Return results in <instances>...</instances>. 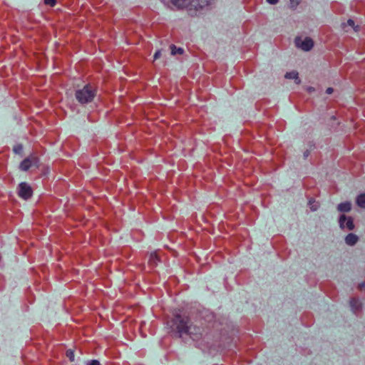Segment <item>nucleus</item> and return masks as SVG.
Wrapping results in <instances>:
<instances>
[{"label":"nucleus","mask_w":365,"mask_h":365,"mask_svg":"<svg viewBox=\"0 0 365 365\" xmlns=\"http://www.w3.org/2000/svg\"><path fill=\"white\" fill-rule=\"evenodd\" d=\"M269 4L272 5L277 4L279 1V0H266Z\"/></svg>","instance_id":"b1692460"},{"label":"nucleus","mask_w":365,"mask_h":365,"mask_svg":"<svg viewBox=\"0 0 365 365\" xmlns=\"http://www.w3.org/2000/svg\"><path fill=\"white\" fill-rule=\"evenodd\" d=\"M86 365H101V363L96 359H92L86 361Z\"/></svg>","instance_id":"a211bd4d"},{"label":"nucleus","mask_w":365,"mask_h":365,"mask_svg":"<svg viewBox=\"0 0 365 365\" xmlns=\"http://www.w3.org/2000/svg\"><path fill=\"white\" fill-rule=\"evenodd\" d=\"M356 204L361 208H365V193L360 194L356 197Z\"/></svg>","instance_id":"ddd939ff"},{"label":"nucleus","mask_w":365,"mask_h":365,"mask_svg":"<svg viewBox=\"0 0 365 365\" xmlns=\"http://www.w3.org/2000/svg\"><path fill=\"white\" fill-rule=\"evenodd\" d=\"M23 145L21 143L16 144L13 148V151L15 154L20 155L23 152Z\"/></svg>","instance_id":"2eb2a0df"},{"label":"nucleus","mask_w":365,"mask_h":365,"mask_svg":"<svg viewBox=\"0 0 365 365\" xmlns=\"http://www.w3.org/2000/svg\"><path fill=\"white\" fill-rule=\"evenodd\" d=\"M169 324L171 331L178 337L182 338L184 335L192 337L193 334L192 329L195 328L192 325L190 319L185 314L175 312Z\"/></svg>","instance_id":"f257e3e1"},{"label":"nucleus","mask_w":365,"mask_h":365,"mask_svg":"<svg viewBox=\"0 0 365 365\" xmlns=\"http://www.w3.org/2000/svg\"><path fill=\"white\" fill-rule=\"evenodd\" d=\"M364 288H365V283L364 282H362L361 284H359V289L362 290Z\"/></svg>","instance_id":"a878e982"},{"label":"nucleus","mask_w":365,"mask_h":365,"mask_svg":"<svg viewBox=\"0 0 365 365\" xmlns=\"http://www.w3.org/2000/svg\"><path fill=\"white\" fill-rule=\"evenodd\" d=\"M66 356L69 359V360L71 361H74V360H75V359H74L75 358V355H74V351L73 350L68 349L66 351Z\"/></svg>","instance_id":"dca6fc26"},{"label":"nucleus","mask_w":365,"mask_h":365,"mask_svg":"<svg viewBox=\"0 0 365 365\" xmlns=\"http://www.w3.org/2000/svg\"><path fill=\"white\" fill-rule=\"evenodd\" d=\"M160 56H161V51L157 50L153 56L154 61L158 59Z\"/></svg>","instance_id":"412c9836"},{"label":"nucleus","mask_w":365,"mask_h":365,"mask_svg":"<svg viewBox=\"0 0 365 365\" xmlns=\"http://www.w3.org/2000/svg\"><path fill=\"white\" fill-rule=\"evenodd\" d=\"M310 153H311L310 150H307V149L304 152L303 158L304 160H306L309 156Z\"/></svg>","instance_id":"4be33fe9"},{"label":"nucleus","mask_w":365,"mask_h":365,"mask_svg":"<svg viewBox=\"0 0 365 365\" xmlns=\"http://www.w3.org/2000/svg\"><path fill=\"white\" fill-rule=\"evenodd\" d=\"M339 226L341 230L351 231L354 230L355 225L354 224V219L351 216H346L342 214L339 217Z\"/></svg>","instance_id":"39448f33"},{"label":"nucleus","mask_w":365,"mask_h":365,"mask_svg":"<svg viewBox=\"0 0 365 365\" xmlns=\"http://www.w3.org/2000/svg\"><path fill=\"white\" fill-rule=\"evenodd\" d=\"M165 5L173 6L177 9H183L187 7V0H161Z\"/></svg>","instance_id":"6e6552de"},{"label":"nucleus","mask_w":365,"mask_h":365,"mask_svg":"<svg viewBox=\"0 0 365 365\" xmlns=\"http://www.w3.org/2000/svg\"><path fill=\"white\" fill-rule=\"evenodd\" d=\"M346 24H347V25H349V26H350L353 27L355 30H356V28H354V20H352V19H348V21H347V23H346Z\"/></svg>","instance_id":"5701e85b"},{"label":"nucleus","mask_w":365,"mask_h":365,"mask_svg":"<svg viewBox=\"0 0 365 365\" xmlns=\"http://www.w3.org/2000/svg\"><path fill=\"white\" fill-rule=\"evenodd\" d=\"M40 166V160L36 155H30L23 160L20 165L19 169L22 171H28L31 168H38Z\"/></svg>","instance_id":"7ed1b4c3"},{"label":"nucleus","mask_w":365,"mask_h":365,"mask_svg":"<svg viewBox=\"0 0 365 365\" xmlns=\"http://www.w3.org/2000/svg\"><path fill=\"white\" fill-rule=\"evenodd\" d=\"M214 0H187V9L190 11L192 9L195 11H198L212 4Z\"/></svg>","instance_id":"423d86ee"},{"label":"nucleus","mask_w":365,"mask_h":365,"mask_svg":"<svg viewBox=\"0 0 365 365\" xmlns=\"http://www.w3.org/2000/svg\"><path fill=\"white\" fill-rule=\"evenodd\" d=\"M96 95L97 89L91 83H87L83 88L75 91V98L81 105L93 102Z\"/></svg>","instance_id":"f03ea898"},{"label":"nucleus","mask_w":365,"mask_h":365,"mask_svg":"<svg viewBox=\"0 0 365 365\" xmlns=\"http://www.w3.org/2000/svg\"><path fill=\"white\" fill-rule=\"evenodd\" d=\"M307 91H308L309 92H312V91H314V88L313 87H309V88H307Z\"/></svg>","instance_id":"bb28decb"},{"label":"nucleus","mask_w":365,"mask_h":365,"mask_svg":"<svg viewBox=\"0 0 365 365\" xmlns=\"http://www.w3.org/2000/svg\"><path fill=\"white\" fill-rule=\"evenodd\" d=\"M350 307L352 311L355 312L361 309V304L359 299L354 297L350 299Z\"/></svg>","instance_id":"f8f14e48"},{"label":"nucleus","mask_w":365,"mask_h":365,"mask_svg":"<svg viewBox=\"0 0 365 365\" xmlns=\"http://www.w3.org/2000/svg\"><path fill=\"white\" fill-rule=\"evenodd\" d=\"M359 240V237L354 233L348 234L345 237V242L347 245L354 246Z\"/></svg>","instance_id":"1a4fd4ad"},{"label":"nucleus","mask_w":365,"mask_h":365,"mask_svg":"<svg viewBox=\"0 0 365 365\" xmlns=\"http://www.w3.org/2000/svg\"><path fill=\"white\" fill-rule=\"evenodd\" d=\"M294 43L297 48L304 51H310L314 46V41L309 37H306L304 40L300 37H297L294 40Z\"/></svg>","instance_id":"0eeeda50"},{"label":"nucleus","mask_w":365,"mask_h":365,"mask_svg":"<svg viewBox=\"0 0 365 365\" xmlns=\"http://www.w3.org/2000/svg\"><path fill=\"white\" fill-rule=\"evenodd\" d=\"M308 148L307 150H310V151H312L315 149V143L313 141H309L307 143Z\"/></svg>","instance_id":"6ab92c4d"},{"label":"nucleus","mask_w":365,"mask_h":365,"mask_svg":"<svg viewBox=\"0 0 365 365\" xmlns=\"http://www.w3.org/2000/svg\"><path fill=\"white\" fill-rule=\"evenodd\" d=\"M285 78L287 79H293L296 84L299 85L301 83V80L299 78V73L296 71H292L290 72L286 73L284 75Z\"/></svg>","instance_id":"9d476101"},{"label":"nucleus","mask_w":365,"mask_h":365,"mask_svg":"<svg viewBox=\"0 0 365 365\" xmlns=\"http://www.w3.org/2000/svg\"><path fill=\"white\" fill-rule=\"evenodd\" d=\"M334 91V89L331 87L329 88H327V90H326V93L327 94H331Z\"/></svg>","instance_id":"393cba45"},{"label":"nucleus","mask_w":365,"mask_h":365,"mask_svg":"<svg viewBox=\"0 0 365 365\" xmlns=\"http://www.w3.org/2000/svg\"><path fill=\"white\" fill-rule=\"evenodd\" d=\"M311 210L312 211H315V210H317V207H311Z\"/></svg>","instance_id":"cd10ccee"},{"label":"nucleus","mask_w":365,"mask_h":365,"mask_svg":"<svg viewBox=\"0 0 365 365\" xmlns=\"http://www.w3.org/2000/svg\"><path fill=\"white\" fill-rule=\"evenodd\" d=\"M351 210V204L349 201L341 202L337 205V210L341 212H348Z\"/></svg>","instance_id":"9b49d317"},{"label":"nucleus","mask_w":365,"mask_h":365,"mask_svg":"<svg viewBox=\"0 0 365 365\" xmlns=\"http://www.w3.org/2000/svg\"><path fill=\"white\" fill-rule=\"evenodd\" d=\"M17 194L21 199L28 200L33 195V189L26 182H21L17 187Z\"/></svg>","instance_id":"20e7f679"},{"label":"nucleus","mask_w":365,"mask_h":365,"mask_svg":"<svg viewBox=\"0 0 365 365\" xmlns=\"http://www.w3.org/2000/svg\"><path fill=\"white\" fill-rule=\"evenodd\" d=\"M46 5L53 7L56 4V0H43Z\"/></svg>","instance_id":"f3484780"},{"label":"nucleus","mask_w":365,"mask_h":365,"mask_svg":"<svg viewBox=\"0 0 365 365\" xmlns=\"http://www.w3.org/2000/svg\"><path fill=\"white\" fill-rule=\"evenodd\" d=\"M292 7H297L301 2V0H289Z\"/></svg>","instance_id":"aec40b11"},{"label":"nucleus","mask_w":365,"mask_h":365,"mask_svg":"<svg viewBox=\"0 0 365 365\" xmlns=\"http://www.w3.org/2000/svg\"><path fill=\"white\" fill-rule=\"evenodd\" d=\"M170 50H171V54L172 55H176V54H182L184 53V49L182 48H177L174 44L170 45Z\"/></svg>","instance_id":"4468645a"}]
</instances>
